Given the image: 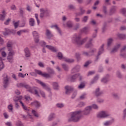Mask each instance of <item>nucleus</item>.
Here are the masks:
<instances>
[{
  "label": "nucleus",
  "instance_id": "obj_1",
  "mask_svg": "<svg viewBox=\"0 0 126 126\" xmlns=\"http://www.w3.org/2000/svg\"><path fill=\"white\" fill-rule=\"evenodd\" d=\"M17 87L18 88H21V87H23L26 88V89H28L29 92L30 93H32V94H34L37 97H40V95L38 94V92L39 91V88L37 87H33L31 88L29 85H28L26 83H20L17 84Z\"/></svg>",
  "mask_w": 126,
  "mask_h": 126
},
{
  "label": "nucleus",
  "instance_id": "obj_2",
  "mask_svg": "<svg viewBox=\"0 0 126 126\" xmlns=\"http://www.w3.org/2000/svg\"><path fill=\"white\" fill-rule=\"evenodd\" d=\"M82 110H78L71 113V117L68 119V122L77 123L81 119Z\"/></svg>",
  "mask_w": 126,
  "mask_h": 126
},
{
  "label": "nucleus",
  "instance_id": "obj_3",
  "mask_svg": "<svg viewBox=\"0 0 126 126\" xmlns=\"http://www.w3.org/2000/svg\"><path fill=\"white\" fill-rule=\"evenodd\" d=\"M88 37H86L82 40H81V36L80 35H77V34H74L72 38V42L74 44H76L78 46H82L83 44L87 41Z\"/></svg>",
  "mask_w": 126,
  "mask_h": 126
},
{
  "label": "nucleus",
  "instance_id": "obj_4",
  "mask_svg": "<svg viewBox=\"0 0 126 126\" xmlns=\"http://www.w3.org/2000/svg\"><path fill=\"white\" fill-rule=\"evenodd\" d=\"M111 117V114L107 111H102L98 113L97 117L99 119H107Z\"/></svg>",
  "mask_w": 126,
  "mask_h": 126
},
{
  "label": "nucleus",
  "instance_id": "obj_5",
  "mask_svg": "<svg viewBox=\"0 0 126 126\" xmlns=\"http://www.w3.org/2000/svg\"><path fill=\"white\" fill-rule=\"evenodd\" d=\"M36 82L37 83L40 84L44 89H45V90H47V91H48L49 92V97H52V92H51V88L48 85H47L44 82L41 81L39 80H36Z\"/></svg>",
  "mask_w": 126,
  "mask_h": 126
},
{
  "label": "nucleus",
  "instance_id": "obj_6",
  "mask_svg": "<svg viewBox=\"0 0 126 126\" xmlns=\"http://www.w3.org/2000/svg\"><path fill=\"white\" fill-rule=\"evenodd\" d=\"M92 111V106H89L85 107L84 111H82L83 115L85 116H88V115H90V113Z\"/></svg>",
  "mask_w": 126,
  "mask_h": 126
},
{
  "label": "nucleus",
  "instance_id": "obj_7",
  "mask_svg": "<svg viewBox=\"0 0 126 126\" xmlns=\"http://www.w3.org/2000/svg\"><path fill=\"white\" fill-rule=\"evenodd\" d=\"M35 71L37 74L39 75H41V76H43V77H45V78H50L51 77V75L49 73H43L41 70L35 69Z\"/></svg>",
  "mask_w": 126,
  "mask_h": 126
},
{
  "label": "nucleus",
  "instance_id": "obj_8",
  "mask_svg": "<svg viewBox=\"0 0 126 126\" xmlns=\"http://www.w3.org/2000/svg\"><path fill=\"white\" fill-rule=\"evenodd\" d=\"M46 42L45 41H41L42 47H46L48 50H50L52 52H57V49L55 47L51 45H46Z\"/></svg>",
  "mask_w": 126,
  "mask_h": 126
},
{
  "label": "nucleus",
  "instance_id": "obj_9",
  "mask_svg": "<svg viewBox=\"0 0 126 126\" xmlns=\"http://www.w3.org/2000/svg\"><path fill=\"white\" fill-rule=\"evenodd\" d=\"M8 85H9V80L8 79L7 75H6L5 77L3 79V86L4 88H6Z\"/></svg>",
  "mask_w": 126,
  "mask_h": 126
},
{
  "label": "nucleus",
  "instance_id": "obj_10",
  "mask_svg": "<svg viewBox=\"0 0 126 126\" xmlns=\"http://www.w3.org/2000/svg\"><path fill=\"white\" fill-rule=\"evenodd\" d=\"M40 18H43L45 17V14L47 13H49L50 12L48 9H44V8H41L40 9Z\"/></svg>",
  "mask_w": 126,
  "mask_h": 126
},
{
  "label": "nucleus",
  "instance_id": "obj_11",
  "mask_svg": "<svg viewBox=\"0 0 126 126\" xmlns=\"http://www.w3.org/2000/svg\"><path fill=\"white\" fill-rule=\"evenodd\" d=\"M94 93L96 97H99V96H101L104 94V92L102 91H100L99 88L96 89Z\"/></svg>",
  "mask_w": 126,
  "mask_h": 126
},
{
  "label": "nucleus",
  "instance_id": "obj_12",
  "mask_svg": "<svg viewBox=\"0 0 126 126\" xmlns=\"http://www.w3.org/2000/svg\"><path fill=\"white\" fill-rule=\"evenodd\" d=\"M32 35L34 38L35 43H39V34L38 32H37L36 31H33L32 32Z\"/></svg>",
  "mask_w": 126,
  "mask_h": 126
},
{
  "label": "nucleus",
  "instance_id": "obj_13",
  "mask_svg": "<svg viewBox=\"0 0 126 126\" xmlns=\"http://www.w3.org/2000/svg\"><path fill=\"white\" fill-rule=\"evenodd\" d=\"M65 89L66 90L65 94H70V93H71V92L73 91V88H72V87H70L68 86H65Z\"/></svg>",
  "mask_w": 126,
  "mask_h": 126
},
{
  "label": "nucleus",
  "instance_id": "obj_14",
  "mask_svg": "<svg viewBox=\"0 0 126 126\" xmlns=\"http://www.w3.org/2000/svg\"><path fill=\"white\" fill-rule=\"evenodd\" d=\"M109 78H110V75L107 74L105 77L101 79V81L102 83H104V84L108 83V82H109L110 80Z\"/></svg>",
  "mask_w": 126,
  "mask_h": 126
},
{
  "label": "nucleus",
  "instance_id": "obj_15",
  "mask_svg": "<svg viewBox=\"0 0 126 126\" xmlns=\"http://www.w3.org/2000/svg\"><path fill=\"white\" fill-rule=\"evenodd\" d=\"M80 65H76L71 69V73H75V72H78L80 70Z\"/></svg>",
  "mask_w": 126,
  "mask_h": 126
},
{
  "label": "nucleus",
  "instance_id": "obj_16",
  "mask_svg": "<svg viewBox=\"0 0 126 126\" xmlns=\"http://www.w3.org/2000/svg\"><path fill=\"white\" fill-rule=\"evenodd\" d=\"M120 47H121L120 44H118L116 45L110 51V54H115V53H117V52H118V50H119Z\"/></svg>",
  "mask_w": 126,
  "mask_h": 126
},
{
  "label": "nucleus",
  "instance_id": "obj_17",
  "mask_svg": "<svg viewBox=\"0 0 126 126\" xmlns=\"http://www.w3.org/2000/svg\"><path fill=\"white\" fill-rule=\"evenodd\" d=\"M99 75L97 74L96 75H95L91 81L90 84L91 85L94 84V83L97 82V81H98V79H99Z\"/></svg>",
  "mask_w": 126,
  "mask_h": 126
},
{
  "label": "nucleus",
  "instance_id": "obj_18",
  "mask_svg": "<svg viewBox=\"0 0 126 126\" xmlns=\"http://www.w3.org/2000/svg\"><path fill=\"white\" fill-rule=\"evenodd\" d=\"M79 75V73H77L71 76L70 78V81H71V82H74V81L76 80L77 77H78Z\"/></svg>",
  "mask_w": 126,
  "mask_h": 126
},
{
  "label": "nucleus",
  "instance_id": "obj_19",
  "mask_svg": "<svg viewBox=\"0 0 126 126\" xmlns=\"http://www.w3.org/2000/svg\"><path fill=\"white\" fill-rule=\"evenodd\" d=\"M114 122H115V119H114V118H112L111 120L108 121H106V122H105L103 124V125L104 126H111V125H112V124H113V123H114Z\"/></svg>",
  "mask_w": 126,
  "mask_h": 126
},
{
  "label": "nucleus",
  "instance_id": "obj_20",
  "mask_svg": "<svg viewBox=\"0 0 126 126\" xmlns=\"http://www.w3.org/2000/svg\"><path fill=\"white\" fill-rule=\"evenodd\" d=\"M24 51H25V56L26 58H29L31 55V54L30 53V50H29V48H28V47H26Z\"/></svg>",
  "mask_w": 126,
  "mask_h": 126
},
{
  "label": "nucleus",
  "instance_id": "obj_21",
  "mask_svg": "<svg viewBox=\"0 0 126 126\" xmlns=\"http://www.w3.org/2000/svg\"><path fill=\"white\" fill-rule=\"evenodd\" d=\"M92 41H93V39H91L85 45V48H87V49H89V48H92V47L93 46V44H92Z\"/></svg>",
  "mask_w": 126,
  "mask_h": 126
},
{
  "label": "nucleus",
  "instance_id": "obj_22",
  "mask_svg": "<svg viewBox=\"0 0 126 126\" xmlns=\"http://www.w3.org/2000/svg\"><path fill=\"white\" fill-rule=\"evenodd\" d=\"M45 35L48 39H51V38L53 37L52 32H51V31H50L49 30H46Z\"/></svg>",
  "mask_w": 126,
  "mask_h": 126
},
{
  "label": "nucleus",
  "instance_id": "obj_23",
  "mask_svg": "<svg viewBox=\"0 0 126 126\" xmlns=\"http://www.w3.org/2000/svg\"><path fill=\"white\" fill-rule=\"evenodd\" d=\"M116 6H113L111 8L109 13V15H113L114 13H116Z\"/></svg>",
  "mask_w": 126,
  "mask_h": 126
},
{
  "label": "nucleus",
  "instance_id": "obj_24",
  "mask_svg": "<svg viewBox=\"0 0 126 126\" xmlns=\"http://www.w3.org/2000/svg\"><path fill=\"white\" fill-rule=\"evenodd\" d=\"M52 85L54 90H59L60 89V86L57 82H53Z\"/></svg>",
  "mask_w": 126,
  "mask_h": 126
},
{
  "label": "nucleus",
  "instance_id": "obj_25",
  "mask_svg": "<svg viewBox=\"0 0 126 126\" xmlns=\"http://www.w3.org/2000/svg\"><path fill=\"white\" fill-rule=\"evenodd\" d=\"M29 25L32 27L35 26V20H34V19L33 18H31L29 19Z\"/></svg>",
  "mask_w": 126,
  "mask_h": 126
},
{
  "label": "nucleus",
  "instance_id": "obj_26",
  "mask_svg": "<svg viewBox=\"0 0 126 126\" xmlns=\"http://www.w3.org/2000/svg\"><path fill=\"white\" fill-rule=\"evenodd\" d=\"M31 105L32 106H35V108H39L40 106V103L37 100L32 102Z\"/></svg>",
  "mask_w": 126,
  "mask_h": 126
},
{
  "label": "nucleus",
  "instance_id": "obj_27",
  "mask_svg": "<svg viewBox=\"0 0 126 126\" xmlns=\"http://www.w3.org/2000/svg\"><path fill=\"white\" fill-rule=\"evenodd\" d=\"M55 28L56 30H57L58 32L59 33L60 35H62V31H61V29H60V28H59L58 25H54L51 26V28Z\"/></svg>",
  "mask_w": 126,
  "mask_h": 126
},
{
  "label": "nucleus",
  "instance_id": "obj_28",
  "mask_svg": "<svg viewBox=\"0 0 126 126\" xmlns=\"http://www.w3.org/2000/svg\"><path fill=\"white\" fill-rule=\"evenodd\" d=\"M104 53V44H102L100 48L99 49L98 54V56H100V55H102Z\"/></svg>",
  "mask_w": 126,
  "mask_h": 126
},
{
  "label": "nucleus",
  "instance_id": "obj_29",
  "mask_svg": "<svg viewBox=\"0 0 126 126\" xmlns=\"http://www.w3.org/2000/svg\"><path fill=\"white\" fill-rule=\"evenodd\" d=\"M117 36L119 39H126V35L125 34L118 33Z\"/></svg>",
  "mask_w": 126,
  "mask_h": 126
},
{
  "label": "nucleus",
  "instance_id": "obj_30",
  "mask_svg": "<svg viewBox=\"0 0 126 126\" xmlns=\"http://www.w3.org/2000/svg\"><path fill=\"white\" fill-rule=\"evenodd\" d=\"M55 119V113H51L48 117V121L51 122V121H53Z\"/></svg>",
  "mask_w": 126,
  "mask_h": 126
},
{
  "label": "nucleus",
  "instance_id": "obj_31",
  "mask_svg": "<svg viewBox=\"0 0 126 126\" xmlns=\"http://www.w3.org/2000/svg\"><path fill=\"white\" fill-rule=\"evenodd\" d=\"M5 31L3 33V35H4V36H6L7 35H9V34H10V33H11V31H10V30L8 29H5Z\"/></svg>",
  "mask_w": 126,
  "mask_h": 126
},
{
  "label": "nucleus",
  "instance_id": "obj_32",
  "mask_svg": "<svg viewBox=\"0 0 126 126\" xmlns=\"http://www.w3.org/2000/svg\"><path fill=\"white\" fill-rule=\"evenodd\" d=\"M62 67L65 70V71H68V70L69 69V67L66 64H62Z\"/></svg>",
  "mask_w": 126,
  "mask_h": 126
},
{
  "label": "nucleus",
  "instance_id": "obj_33",
  "mask_svg": "<svg viewBox=\"0 0 126 126\" xmlns=\"http://www.w3.org/2000/svg\"><path fill=\"white\" fill-rule=\"evenodd\" d=\"M102 33H105L106 30H107V22H104L102 28Z\"/></svg>",
  "mask_w": 126,
  "mask_h": 126
},
{
  "label": "nucleus",
  "instance_id": "obj_34",
  "mask_svg": "<svg viewBox=\"0 0 126 126\" xmlns=\"http://www.w3.org/2000/svg\"><path fill=\"white\" fill-rule=\"evenodd\" d=\"M80 10L81 11V13H78L76 14L77 15L79 16V15H82V14H84L85 12V10L83 9V7H80Z\"/></svg>",
  "mask_w": 126,
  "mask_h": 126
},
{
  "label": "nucleus",
  "instance_id": "obj_35",
  "mask_svg": "<svg viewBox=\"0 0 126 126\" xmlns=\"http://www.w3.org/2000/svg\"><path fill=\"white\" fill-rule=\"evenodd\" d=\"M84 87H85V83L84 82H82L78 86V88H79V89H83Z\"/></svg>",
  "mask_w": 126,
  "mask_h": 126
},
{
  "label": "nucleus",
  "instance_id": "obj_36",
  "mask_svg": "<svg viewBox=\"0 0 126 126\" xmlns=\"http://www.w3.org/2000/svg\"><path fill=\"white\" fill-rule=\"evenodd\" d=\"M8 51H9L8 56L9 57H12L14 55V51L12 50L11 48H8Z\"/></svg>",
  "mask_w": 126,
  "mask_h": 126
},
{
  "label": "nucleus",
  "instance_id": "obj_37",
  "mask_svg": "<svg viewBox=\"0 0 126 126\" xmlns=\"http://www.w3.org/2000/svg\"><path fill=\"white\" fill-rule=\"evenodd\" d=\"M12 46H13V42L11 40L8 41L7 43V48H12Z\"/></svg>",
  "mask_w": 126,
  "mask_h": 126
},
{
  "label": "nucleus",
  "instance_id": "obj_38",
  "mask_svg": "<svg viewBox=\"0 0 126 126\" xmlns=\"http://www.w3.org/2000/svg\"><path fill=\"white\" fill-rule=\"evenodd\" d=\"M64 62H66V63H74V60L73 59H68V58H63Z\"/></svg>",
  "mask_w": 126,
  "mask_h": 126
},
{
  "label": "nucleus",
  "instance_id": "obj_39",
  "mask_svg": "<svg viewBox=\"0 0 126 126\" xmlns=\"http://www.w3.org/2000/svg\"><path fill=\"white\" fill-rule=\"evenodd\" d=\"M116 76L118 78L122 79L123 78V75L120 71H117L116 72Z\"/></svg>",
  "mask_w": 126,
  "mask_h": 126
},
{
  "label": "nucleus",
  "instance_id": "obj_40",
  "mask_svg": "<svg viewBox=\"0 0 126 126\" xmlns=\"http://www.w3.org/2000/svg\"><path fill=\"white\" fill-rule=\"evenodd\" d=\"M47 70L49 74H54L55 73L54 70L50 67L47 68Z\"/></svg>",
  "mask_w": 126,
  "mask_h": 126
},
{
  "label": "nucleus",
  "instance_id": "obj_41",
  "mask_svg": "<svg viewBox=\"0 0 126 126\" xmlns=\"http://www.w3.org/2000/svg\"><path fill=\"white\" fill-rule=\"evenodd\" d=\"M112 43H113V39L109 38L107 41V47L109 48L112 45Z\"/></svg>",
  "mask_w": 126,
  "mask_h": 126
},
{
  "label": "nucleus",
  "instance_id": "obj_42",
  "mask_svg": "<svg viewBox=\"0 0 126 126\" xmlns=\"http://www.w3.org/2000/svg\"><path fill=\"white\" fill-rule=\"evenodd\" d=\"M85 105V102L82 101L78 103L77 107H78L79 108H82V107H84Z\"/></svg>",
  "mask_w": 126,
  "mask_h": 126
},
{
  "label": "nucleus",
  "instance_id": "obj_43",
  "mask_svg": "<svg viewBox=\"0 0 126 126\" xmlns=\"http://www.w3.org/2000/svg\"><path fill=\"white\" fill-rule=\"evenodd\" d=\"M66 25H67V27H68L69 28H71V27H72V25H73L72 22H71L70 21H68L66 23Z\"/></svg>",
  "mask_w": 126,
  "mask_h": 126
},
{
  "label": "nucleus",
  "instance_id": "obj_44",
  "mask_svg": "<svg viewBox=\"0 0 126 126\" xmlns=\"http://www.w3.org/2000/svg\"><path fill=\"white\" fill-rule=\"evenodd\" d=\"M83 55L85 56V57H91V54H90L89 52L83 51Z\"/></svg>",
  "mask_w": 126,
  "mask_h": 126
},
{
  "label": "nucleus",
  "instance_id": "obj_45",
  "mask_svg": "<svg viewBox=\"0 0 126 126\" xmlns=\"http://www.w3.org/2000/svg\"><path fill=\"white\" fill-rule=\"evenodd\" d=\"M57 57L59 58V60H63V56L62 52H59Z\"/></svg>",
  "mask_w": 126,
  "mask_h": 126
},
{
  "label": "nucleus",
  "instance_id": "obj_46",
  "mask_svg": "<svg viewBox=\"0 0 126 126\" xmlns=\"http://www.w3.org/2000/svg\"><path fill=\"white\" fill-rule=\"evenodd\" d=\"M38 91L37 92V93H38L39 91L42 96V97H43V98H46V95L45 94V93L41 90H40V89H39Z\"/></svg>",
  "mask_w": 126,
  "mask_h": 126
},
{
  "label": "nucleus",
  "instance_id": "obj_47",
  "mask_svg": "<svg viewBox=\"0 0 126 126\" xmlns=\"http://www.w3.org/2000/svg\"><path fill=\"white\" fill-rule=\"evenodd\" d=\"M87 20H88V16H85L82 19V22H84L85 23L87 22Z\"/></svg>",
  "mask_w": 126,
  "mask_h": 126
},
{
  "label": "nucleus",
  "instance_id": "obj_48",
  "mask_svg": "<svg viewBox=\"0 0 126 126\" xmlns=\"http://www.w3.org/2000/svg\"><path fill=\"white\" fill-rule=\"evenodd\" d=\"M7 60H8L9 63H12V61H13V57L8 56Z\"/></svg>",
  "mask_w": 126,
  "mask_h": 126
},
{
  "label": "nucleus",
  "instance_id": "obj_49",
  "mask_svg": "<svg viewBox=\"0 0 126 126\" xmlns=\"http://www.w3.org/2000/svg\"><path fill=\"white\" fill-rule=\"evenodd\" d=\"M75 57L77 61H80L81 57H80V54L78 53L75 54Z\"/></svg>",
  "mask_w": 126,
  "mask_h": 126
},
{
  "label": "nucleus",
  "instance_id": "obj_50",
  "mask_svg": "<svg viewBox=\"0 0 126 126\" xmlns=\"http://www.w3.org/2000/svg\"><path fill=\"white\" fill-rule=\"evenodd\" d=\"M13 25L15 27V29H16L17 27H18V26L19 25V23L18 22H15L14 21L13 22Z\"/></svg>",
  "mask_w": 126,
  "mask_h": 126
},
{
  "label": "nucleus",
  "instance_id": "obj_51",
  "mask_svg": "<svg viewBox=\"0 0 126 126\" xmlns=\"http://www.w3.org/2000/svg\"><path fill=\"white\" fill-rule=\"evenodd\" d=\"M80 100H84L86 99V94H84L80 96Z\"/></svg>",
  "mask_w": 126,
  "mask_h": 126
},
{
  "label": "nucleus",
  "instance_id": "obj_52",
  "mask_svg": "<svg viewBox=\"0 0 126 126\" xmlns=\"http://www.w3.org/2000/svg\"><path fill=\"white\" fill-rule=\"evenodd\" d=\"M16 126H23V124H22V122H21V121H18L16 123Z\"/></svg>",
  "mask_w": 126,
  "mask_h": 126
},
{
  "label": "nucleus",
  "instance_id": "obj_53",
  "mask_svg": "<svg viewBox=\"0 0 126 126\" xmlns=\"http://www.w3.org/2000/svg\"><path fill=\"white\" fill-rule=\"evenodd\" d=\"M103 11L104 14H107V13H108V11L107 10V6H103Z\"/></svg>",
  "mask_w": 126,
  "mask_h": 126
},
{
  "label": "nucleus",
  "instance_id": "obj_54",
  "mask_svg": "<svg viewBox=\"0 0 126 126\" xmlns=\"http://www.w3.org/2000/svg\"><path fill=\"white\" fill-rule=\"evenodd\" d=\"M25 98L26 101H32V98L30 97V96L25 95Z\"/></svg>",
  "mask_w": 126,
  "mask_h": 126
},
{
  "label": "nucleus",
  "instance_id": "obj_55",
  "mask_svg": "<svg viewBox=\"0 0 126 126\" xmlns=\"http://www.w3.org/2000/svg\"><path fill=\"white\" fill-rule=\"evenodd\" d=\"M64 106V105L63 103H58L57 104V107L58 108H60V109H61L62 108H63Z\"/></svg>",
  "mask_w": 126,
  "mask_h": 126
},
{
  "label": "nucleus",
  "instance_id": "obj_56",
  "mask_svg": "<svg viewBox=\"0 0 126 126\" xmlns=\"http://www.w3.org/2000/svg\"><path fill=\"white\" fill-rule=\"evenodd\" d=\"M82 32H83V33H85V34H86L88 32V30L87 29V28L86 27L84 28L82 30Z\"/></svg>",
  "mask_w": 126,
  "mask_h": 126
},
{
  "label": "nucleus",
  "instance_id": "obj_57",
  "mask_svg": "<svg viewBox=\"0 0 126 126\" xmlns=\"http://www.w3.org/2000/svg\"><path fill=\"white\" fill-rule=\"evenodd\" d=\"M112 95L114 98H115V99H118V98H119V95H118V94L113 93L112 94Z\"/></svg>",
  "mask_w": 126,
  "mask_h": 126
},
{
  "label": "nucleus",
  "instance_id": "obj_58",
  "mask_svg": "<svg viewBox=\"0 0 126 126\" xmlns=\"http://www.w3.org/2000/svg\"><path fill=\"white\" fill-rule=\"evenodd\" d=\"M95 52H96V49H93L92 51L89 52L91 54V57L94 55V53H95Z\"/></svg>",
  "mask_w": 126,
  "mask_h": 126
},
{
  "label": "nucleus",
  "instance_id": "obj_59",
  "mask_svg": "<svg viewBox=\"0 0 126 126\" xmlns=\"http://www.w3.org/2000/svg\"><path fill=\"white\" fill-rule=\"evenodd\" d=\"M32 113L34 115V117H36V118H38V117H39V115L37 114L36 111H35L34 110H32Z\"/></svg>",
  "mask_w": 126,
  "mask_h": 126
},
{
  "label": "nucleus",
  "instance_id": "obj_60",
  "mask_svg": "<svg viewBox=\"0 0 126 126\" xmlns=\"http://www.w3.org/2000/svg\"><path fill=\"white\" fill-rule=\"evenodd\" d=\"M91 63V61H87V62L85 63V64L84 65V66L85 67H87L89 64Z\"/></svg>",
  "mask_w": 126,
  "mask_h": 126
},
{
  "label": "nucleus",
  "instance_id": "obj_61",
  "mask_svg": "<svg viewBox=\"0 0 126 126\" xmlns=\"http://www.w3.org/2000/svg\"><path fill=\"white\" fill-rule=\"evenodd\" d=\"M5 19V16L2 14H0V20L3 21Z\"/></svg>",
  "mask_w": 126,
  "mask_h": 126
},
{
  "label": "nucleus",
  "instance_id": "obj_62",
  "mask_svg": "<svg viewBox=\"0 0 126 126\" xmlns=\"http://www.w3.org/2000/svg\"><path fill=\"white\" fill-rule=\"evenodd\" d=\"M35 17L37 20V24L39 25L40 24V20H39V18H38V14H35Z\"/></svg>",
  "mask_w": 126,
  "mask_h": 126
},
{
  "label": "nucleus",
  "instance_id": "obj_63",
  "mask_svg": "<svg viewBox=\"0 0 126 126\" xmlns=\"http://www.w3.org/2000/svg\"><path fill=\"white\" fill-rule=\"evenodd\" d=\"M126 118V108L123 111V119L125 120Z\"/></svg>",
  "mask_w": 126,
  "mask_h": 126
},
{
  "label": "nucleus",
  "instance_id": "obj_64",
  "mask_svg": "<svg viewBox=\"0 0 126 126\" xmlns=\"http://www.w3.org/2000/svg\"><path fill=\"white\" fill-rule=\"evenodd\" d=\"M121 12L123 13V14L125 15L126 14V8H124L121 9Z\"/></svg>",
  "mask_w": 126,
  "mask_h": 126
}]
</instances>
